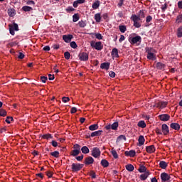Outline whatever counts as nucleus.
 <instances>
[{
	"label": "nucleus",
	"instance_id": "58",
	"mask_svg": "<svg viewBox=\"0 0 182 182\" xmlns=\"http://www.w3.org/2000/svg\"><path fill=\"white\" fill-rule=\"evenodd\" d=\"M162 12H166V9H167V4L165 3L164 5L161 7Z\"/></svg>",
	"mask_w": 182,
	"mask_h": 182
},
{
	"label": "nucleus",
	"instance_id": "44",
	"mask_svg": "<svg viewBox=\"0 0 182 182\" xmlns=\"http://www.w3.org/2000/svg\"><path fill=\"white\" fill-rule=\"evenodd\" d=\"M78 25H79L80 28H85L86 26V21H80L78 22Z\"/></svg>",
	"mask_w": 182,
	"mask_h": 182
},
{
	"label": "nucleus",
	"instance_id": "43",
	"mask_svg": "<svg viewBox=\"0 0 182 182\" xmlns=\"http://www.w3.org/2000/svg\"><path fill=\"white\" fill-rule=\"evenodd\" d=\"M52 134H46L42 136V139H46V140L49 139H53Z\"/></svg>",
	"mask_w": 182,
	"mask_h": 182
},
{
	"label": "nucleus",
	"instance_id": "13",
	"mask_svg": "<svg viewBox=\"0 0 182 182\" xmlns=\"http://www.w3.org/2000/svg\"><path fill=\"white\" fill-rule=\"evenodd\" d=\"M146 150L149 154H151L156 151V147L154 145H150L146 147Z\"/></svg>",
	"mask_w": 182,
	"mask_h": 182
},
{
	"label": "nucleus",
	"instance_id": "25",
	"mask_svg": "<svg viewBox=\"0 0 182 182\" xmlns=\"http://www.w3.org/2000/svg\"><path fill=\"white\" fill-rule=\"evenodd\" d=\"M100 6V1L97 0L92 5V8L94 9H97Z\"/></svg>",
	"mask_w": 182,
	"mask_h": 182
},
{
	"label": "nucleus",
	"instance_id": "48",
	"mask_svg": "<svg viewBox=\"0 0 182 182\" xmlns=\"http://www.w3.org/2000/svg\"><path fill=\"white\" fill-rule=\"evenodd\" d=\"M80 148H81V146L78 144H75L73 145L74 150H77L78 151H80V150L82 149Z\"/></svg>",
	"mask_w": 182,
	"mask_h": 182
},
{
	"label": "nucleus",
	"instance_id": "2",
	"mask_svg": "<svg viewBox=\"0 0 182 182\" xmlns=\"http://www.w3.org/2000/svg\"><path fill=\"white\" fill-rule=\"evenodd\" d=\"M83 164H76L73 163L71 165V170L73 173H77V171H80L83 168Z\"/></svg>",
	"mask_w": 182,
	"mask_h": 182
},
{
	"label": "nucleus",
	"instance_id": "59",
	"mask_svg": "<svg viewBox=\"0 0 182 182\" xmlns=\"http://www.w3.org/2000/svg\"><path fill=\"white\" fill-rule=\"evenodd\" d=\"M139 18H146V14H144V11L141 10L139 11Z\"/></svg>",
	"mask_w": 182,
	"mask_h": 182
},
{
	"label": "nucleus",
	"instance_id": "12",
	"mask_svg": "<svg viewBox=\"0 0 182 182\" xmlns=\"http://www.w3.org/2000/svg\"><path fill=\"white\" fill-rule=\"evenodd\" d=\"M63 39L64 40V42H65L66 43H69L70 42H71L72 39H73V35H63Z\"/></svg>",
	"mask_w": 182,
	"mask_h": 182
},
{
	"label": "nucleus",
	"instance_id": "55",
	"mask_svg": "<svg viewBox=\"0 0 182 182\" xmlns=\"http://www.w3.org/2000/svg\"><path fill=\"white\" fill-rule=\"evenodd\" d=\"M66 12L70 13V12H73V11H75V9L72 6H68L66 9H65Z\"/></svg>",
	"mask_w": 182,
	"mask_h": 182
},
{
	"label": "nucleus",
	"instance_id": "49",
	"mask_svg": "<svg viewBox=\"0 0 182 182\" xmlns=\"http://www.w3.org/2000/svg\"><path fill=\"white\" fill-rule=\"evenodd\" d=\"M70 46L73 48V49H76V48H77V44H76V42L72 41L70 43Z\"/></svg>",
	"mask_w": 182,
	"mask_h": 182
},
{
	"label": "nucleus",
	"instance_id": "41",
	"mask_svg": "<svg viewBox=\"0 0 182 182\" xmlns=\"http://www.w3.org/2000/svg\"><path fill=\"white\" fill-rule=\"evenodd\" d=\"M80 18V17L79 16V14H75L73 16V21L74 22H77V21H79V19Z\"/></svg>",
	"mask_w": 182,
	"mask_h": 182
},
{
	"label": "nucleus",
	"instance_id": "52",
	"mask_svg": "<svg viewBox=\"0 0 182 182\" xmlns=\"http://www.w3.org/2000/svg\"><path fill=\"white\" fill-rule=\"evenodd\" d=\"M70 98H69V97H63L62 98V102H63V103H68V102H70Z\"/></svg>",
	"mask_w": 182,
	"mask_h": 182
},
{
	"label": "nucleus",
	"instance_id": "31",
	"mask_svg": "<svg viewBox=\"0 0 182 182\" xmlns=\"http://www.w3.org/2000/svg\"><path fill=\"white\" fill-rule=\"evenodd\" d=\"M138 127H141V129H145L146 127V122L143 120H141L137 124Z\"/></svg>",
	"mask_w": 182,
	"mask_h": 182
},
{
	"label": "nucleus",
	"instance_id": "14",
	"mask_svg": "<svg viewBox=\"0 0 182 182\" xmlns=\"http://www.w3.org/2000/svg\"><path fill=\"white\" fill-rule=\"evenodd\" d=\"M124 154L127 157H134V156H136V151L134 150L126 151L124 152Z\"/></svg>",
	"mask_w": 182,
	"mask_h": 182
},
{
	"label": "nucleus",
	"instance_id": "30",
	"mask_svg": "<svg viewBox=\"0 0 182 182\" xmlns=\"http://www.w3.org/2000/svg\"><path fill=\"white\" fill-rule=\"evenodd\" d=\"M70 154L73 157H76L77 156H79V154H80V151L73 149L70 151Z\"/></svg>",
	"mask_w": 182,
	"mask_h": 182
},
{
	"label": "nucleus",
	"instance_id": "29",
	"mask_svg": "<svg viewBox=\"0 0 182 182\" xmlns=\"http://www.w3.org/2000/svg\"><path fill=\"white\" fill-rule=\"evenodd\" d=\"M131 20L133 21V22H139V21H140V17L136 14H132L131 16Z\"/></svg>",
	"mask_w": 182,
	"mask_h": 182
},
{
	"label": "nucleus",
	"instance_id": "54",
	"mask_svg": "<svg viewBox=\"0 0 182 182\" xmlns=\"http://www.w3.org/2000/svg\"><path fill=\"white\" fill-rule=\"evenodd\" d=\"M151 21H153V17L151 16H146V23L151 22Z\"/></svg>",
	"mask_w": 182,
	"mask_h": 182
},
{
	"label": "nucleus",
	"instance_id": "16",
	"mask_svg": "<svg viewBox=\"0 0 182 182\" xmlns=\"http://www.w3.org/2000/svg\"><path fill=\"white\" fill-rule=\"evenodd\" d=\"M110 68V63H102L100 65V69H105V70H109Z\"/></svg>",
	"mask_w": 182,
	"mask_h": 182
},
{
	"label": "nucleus",
	"instance_id": "6",
	"mask_svg": "<svg viewBox=\"0 0 182 182\" xmlns=\"http://www.w3.org/2000/svg\"><path fill=\"white\" fill-rule=\"evenodd\" d=\"M118 127H119L118 122H115L112 124H108L105 126L106 130H110V129H112V130H117Z\"/></svg>",
	"mask_w": 182,
	"mask_h": 182
},
{
	"label": "nucleus",
	"instance_id": "42",
	"mask_svg": "<svg viewBox=\"0 0 182 182\" xmlns=\"http://www.w3.org/2000/svg\"><path fill=\"white\" fill-rule=\"evenodd\" d=\"M50 156H53V157H55V159H59V151H55L53 152H51Z\"/></svg>",
	"mask_w": 182,
	"mask_h": 182
},
{
	"label": "nucleus",
	"instance_id": "11",
	"mask_svg": "<svg viewBox=\"0 0 182 182\" xmlns=\"http://www.w3.org/2000/svg\"><path fill=\"white\" fill-rule=\"evenodd\" d=\"M93 163H95V159L92 156H88L85 159L84 164H85V166L93 164Z\"/></svg>",
	"mask_w": 182,
	"mask_h": 182
},
{
	"label": "nucleus",
	"instance_id": "39",
	"mask_svg": "<svg viewBox=\"0 0 182 182\" xmlns=\"http://www.w3.org/2000/svg\"><path fill=\"white\" fill-rule=\"evenodd\" d=\"M122 140L126 141V136L119 135L117 139V143H119V141H122Z\"/></svg>",
	"mask_w": 182,
	"mask_h": 182
},
{
	"label": "nucleus",
	"instance_id": "3",
	"mask_svg": "<svg viewBox=\"0 0 182 182\" xmlns=\"http://www.w3.org/2000/svg\"><path fill=\"white\" fill-rule=\"evenodd\" d=\"M90 46L96 49V50H102V49H103V45L100 41H98V42L91 41Z\"/></svg>",
	"mask_w": 182,
	"mask_h": 182
},
{
	"label": "nucleus",
	"instance_id": "19",
	"mask_svg": "<svg viewBox=\"0 0 182 182\" xmlns=\"http://www.w3.org/2000/svg\"><path fill=\"white\" fill-rule=\"evenodd\" d=\"M167 166H168V164L164 161H161L159 162V167L163 170H166V168H167Z\"/></svg>",
	"mask_w": 182,
	"mask_h": 182
},
{
	"label": "nucleus",
	"instance_id": "37",
	"mask_svg": "<svg viewBox=\"0 0 182 182\" xmlns=\"http://www.w3.org/2000/svg\"><path fill=\"white\" fill-rule=\"evenodd\" d=\"M125 167L128 171H133L134 170V166L132 164L126 165Z\"/></svg>",
	"mask_w": 182,
	"mask_h": 182
},
{
	"label": "nucleus",
	"instance_id": "1",
	"mask_svg": "<svg viewBox=\"0 0 182 182\" xmlns=\"http://www.w3.org/2000/svg\"><path fill=\"white\" fill-rule=\"evenodd\" d=\"M146 52L147 53L146 58L149 60H156L157 57L156 55V51L153 48H146Z\"/></svg>",
	"mask_w": 182,
	"mask_h": 182
},
{
	"label": "nucleus",
	"instance_id": "17",
	"mask_svg": "<svg viewBox=\"0 0 182 182\" xmlns=\"http://www.w3.org/2000/svg\"><path fill=\"white\" fill-rule=\"evenodd\" d=\"M102 133H103L102 130L95 131V132L91 133L90 136L96 137L97 136H102Z\"/></svg>",
	"mask_w": 182,
	"mask_h": 182
},
{
	"label": "nucleus",
	"instance_id": "28",
	"mask_svg": "<svg viewBox=\"0 0 182 182\" xmlns=\"http://www.w3.org/2000/svg\"><path fill=\"white\" fill-rule=\"evenodd\" d=\"M97 129H99V125L97 124H94L89 127V130H90L91 132L97 130Z\"/></svg>",
	"mask_w": 182,
	"mask_h": 182
},
{
	"label": "nucleus",
	"instance_id": "56",
	"mask_svg": "<svg viewBox=\"0 0 182 182\" xmlns=\"http://www.w3.org/2000/svg\"><path fill=\"white\" fill-rule=\"evenodd\" d=\"M83 157H85V156L82 154L79 156H76L75 160H77V161H82V160H83Z\"/></svg>",
	"mask_w": 182,
	"mask_h": 182
},
{
	"label": "nucleus",
	"instance_id": "40",
	"mask_svg": "<svg viewBox=\"0 0 182 182\" xmlns=\"http://www.w3.org/2000/svg\"><path fill=\"white\" fill-rule=\"evenodd\" d=\"M177 36L178 38H182V26L177 29Z\"/></svg>",
	"mask_w": 182,
	"mask_h": 182
},
{
	"label": "nucleus",
	"instance_id": "57",
	"mask_svg": "<svg viewBox=\"0 0 182 182\" xmlns=\"http://www.w3.org/2000/svg\"><path fill=\"white\" fill-rule=\"evenodd\" d=\"M41 80L43 83H46V80H48V77L46 76H41Z\"/></svg>",
	"mask_w": 182,
	"mask_h": 182
},
{
	"label": "nucleus",
	"instance_id": "23",
	"mask_svg": "<svg viewBox=\"0 0 182 182\" xmlns=\"http://www.w3.org/2000/svg\"><path fill=\"white\" fill-rule=\"evenodd\" d=\"M8 15L11 18H14V15H16V13L15 12V9H9L8 11Z\"/></svg>",
	"mask_w": 182,
	"mask_h": 182
},
{
	"label": "nucleus",
	"instance_id": "53",
	"mask_svg": "<svg viewBox=\"0 0 182 182\" xmlns=\"http://www.w3.org/2000/svg\"><path fill=\"white\" fill-rule=\"evenodd\" d=\"M14 120V118L12 117H7L6 119V123H8L9 124Z\"/></svg>",
	"mask_w": 182,
	"mask_h": 182
},
{
	"label": "nucleus",
	"instance_id": "10",
	"mask_svg": "<svg viewBox=\"0 0 182 182\" xmlns=\"http://www.w3.org/2000/svg\"><path fill=\"white\" fill-rule=\"evenodd\" d=\"M159 119L161 120V122H168V120H170V116L168 114H163L159 115Z\"/></svg>",
	"mask_w": 182,
	"mask_h": 182
},
{
	"label": "nucleus",
	"instance_id": "32",
	"mask_svg": "<svg viewBox=\"0 0 182 182\" xmlns=\"http://www.w3.org/2000/svg\"><path fill=\"white\" fill-rule=\"evenodd\" d=\"M81 151L83 153V154H87L90 151L87 146H84L81 148Z\"/></svg>",
	"mask_w": 182,
	"mask_h": 182
},
{
	"label": "nucleus",
	"instance_id": "36",
	"mask_svg": "<svg viewBox=\"0 0 182 182\" xmlns=\"http://www.w3.org/2000/svg\"><path fill=\"white\" fill-rule=\"evenodd\" d=\"M95 19L96 22L99 23L100 21H102V16H100V14L97 13L95 15Z\"/></svg>",
	"mask_w": 182,
	"mask_h": 182
},
{
	"label": "nucleus",
	"instance_id": "47",
	"mask_svg": "<svg viewBox=\"0 0 182 182\" xmlns=\"http://www.w3.org/2000/svg\"><path fill=\"white\" fill-rule=\"evenodd\" d=\"M10 27H11V28H12L13 30H14V31H19V27L18 26V24L16 23H13V26H10Z\"/></svg>",
	"mask_w": 182,
	"mask_h": 182
},
{
	"label": "nucleus",
	"instance_id": "18",
	"mask_svg": "<svg viewBox=\"0 0 182 182\" xmlns=\"http://www.w3.org/2000/svg\"><path fill=\"white\" fill-rule=\"evenodd\" d=\"M111 55L112 58H119V50L116 48H113Z\"/></svg>",
	"mask_w": 182,
	"mask_h": 182
},
{
	"label": "nucleus",
	"instance_id": "22",
	"mask_svg": "<svg viewBox=\"0 0 182 182\" xmlns=\"http://www.w3.org/2000/svg\"><path fill=\"white\" fill-rule=\"evenodd\" d=\"M156 68L159 70H163V69L166 68V65H164L163 63L159 62L156 63Z\"/></svg>",
	"mask_w": 182,
	"mask_h": 182
},
{
	"label": "nucleus",
	"instance_id": "8",
	"mask_svg": "<svg viewBox=\"0 0 182 182\" xmlns=\"http://www.w3.org/2000/svg\"><path fill=\"white\" fill-rule=\"evenodd\" d=\"M161 132L164 136H167L168 133H170V130L168 129V126L166 124H163L161 125Z\"/></svg>",
	"mask_w": 182,
	"mask_h": 182
},
{
	"label": "nucleus",
	"instance_id": "38",
	"mask_svg": "<svg viewBox=\"0 0 182 182\" xmlns=\"http://www.w3.org/2000/svg\"><path fill=\"white\" fill-rule=\"evenodd\" d=\"M119 29L120 32H122V33H124V32H126V31H127L126 26L119 25Z\"/></svg>",
	"mask_w": 182,
	"mask_h": 182
},
{
	"label": "nucleus",
	"instance_id": "20",
	"mask_svg": "<svg viewBox=\"0 0 182 182\" xmlns=\"http://www.w3.org/2000/svg\"><path fill=\"white\" fill-rule=\"evenodd\" d=\"M138 141H139V146H143V144H144V142L146 141V139H144V136L140 135L138 139Z\"/></svg>",
	"mask_w": 182,
	"mask_h": 182
},
{
	"label": "nucleus",
	"instance_id": "60",
	"mask_svg": "<svg viewBox=\"0 0 182 182\" xmlns=\"http://www.w3.org/2000/svg\"><path fill=\"white\" fill-rule=\"evenodd\" d=\"M155 132H156V134H159L160 136H161V134H163L161 129H160L159 128H156Z\"/></svg>",
	"mask_w": 182,
	"mask_h": 182
},
{
	"label": "nucleus",
	"instance_id": "50",
	"mask_svg": "<svg viewBox=\"0 0 182 182\" xmlns=\"http://www.w3.org/2000/svg\"><path fill=\"white\" fill-rule=\"evenodd\" d=\"M176 22H177L178 23H181V22H182V14H179V15L177 16Z\"/></svg>",
	"mask_w": 182,
	"mask_h": 182
},
{
	"label": "nucleus",
	"instance_id": "61",
	"mask_svg": "<svg viewBox=\"0 0 182 182\" xmlns=\"http://www.w3.org/2000/svg\"><path fill=\"white\" fill-rule=\"evenodd\" d=\"M134 26H135V28H140V26H141V24H140V23H139V21H134Z\"/></svg>",
	"mask_w": 182,
	"mask_h": 182
},
{
	"label": "nucleus",
	"instance_id": "4",
	"mask_svg": "<svg viewBox=\"0 0 182 182\" xmlns=\"http://www.w3.org/2000/svg\"><path fill=\"white\" fill-rule=\"evenodd\" d=\"M101 154L102 152L100 151V149L97 147L92 148V150L91 151V156L95 157V159H99Z\"/></svg>",
	"mask_w": 182,
	"mask_h": 182
},
{
	"label": "nucleus",
	"instance_id": "27",
	"mask_svg": "<svg viewBox=\"0 0 182 182\" xmlns=\"http://www.w3.org/2000/svg\"><path fill=\"white\" fill-rule=\"evenodd\" d=\"M21 9L24 12H31V11H33V9L29 6H24L22 7Z\"/></svg>",
	"mask_w": 182,
	"mask_h": 182
},
{
	"label": "nucleus",
	"instance_id": "51",
	"mask_svg": "<svg viewBox=\"0 0 182 182\" xmlns=\"http://www.w3.org/2000/svg\"><path fill=\"white\" fill-rule=\"evenodd\" d=\"M95 38H96L97 39H98L99 41L103 39V36H102L100 33H95Z\"/></svg>",
	"mask_w": 182,
	"mask_h": 182
},
{
	"label": "nucleus",
	"instance_id": "15",
	"mask_svg": "<svg viewBox=\"0 0 182 182\" xmlns=\"http://www.w3.org/2000/svg\"><path fill=\"white\" fill-rule=\"evenodd\" d=\"M166 106L167 102H159L155 105V107H159L160 109H164V107H166Z\"/></svg>",
	"mask_w": 182,
	"mask_h": 182
},
{
	"label": "nucleus",
	"instance_id": "46",
	"mask_svg": "<svg viewBox=\"0 0 182 182\" xmlns=\"http://www.w3.org/2000/svg\"><path fill=\"white\" fill-rule=\"evenodd\" d=\"M64 58L65 59H67V60H69L70 59V53L68 51L64 53Z\"/></svg>",
	"mask_w": 182,
	"mask_h": 182
},
{
	"label": "nucleus",
	"instance_id": "21",
	"mask_svg": "<svg viewBox=\"0 0 182 182\" xmlns=\"http://www.w3.org/2000/svg\"><path fill=\"white\" fill-rule=\"evenodd\" d=\"M85 0H76L73 2V6H74V8H77L79 4H85Z\"/></svg>",
	"mask_w": 182,
	"mask_h": 182
},
{
	"label": "nucleus",
	"instance_id": "24",
	"mask_svg": "<svg viewBox=\"0 0 182 182\" xmlns=\"http://www.w3.org/2000/svg\"><path fill=\"white\" fill-rule=\"evenodd\" d=\"M170 127L173 130H180V124H178V123H171L170 124Z\"/></svg>",
	"mask_w": 182,
	"mask_h": 182
},
{
	"label": "nucleus",
	"instance_id": "63",
	"mask_svg": "<svg viewBox=\"0 0 182 182\" xmlns=\"http://www.w3.org/2000/svg\"><path fill=\"white\" fill-rule=\"evenodd\" d=\"M18 59H23V58H25V54H23V53L19 52V53H18Z\"/></svg>",
	"mask_w": 182,
	"mask_h": 182
},
{
	"label": "nucleus",
	"instance_id": "5",
	"mask_svg": "<svg viewBox=\"0 0 182 182\" xmlns=\"http://www.w3.org/2000/svg\"><path fill=\"white\" fill-rule=\"evenodd\" d=\"M78 58L80 60H82V62H87L89 60V54L87 53H80L78 55Z\"/></svg>",
	"mask_w": 182,
	"mask_h": 182
},
{
	"label": "nucleus",
	"instance_id": "35",
	"mask_svg": "<svg viewBox=\"0 0 182 182\" xmlns=\"http://www.w3.org/2000/svg\"><path fill=\"white\" fill-rule=\"evenodd\" d=\"M111 153L114 159H119V155L117 154V151H115L114 148L112 149Z\"/></svg>",
	"mask_w": 182,
	"mask_h": 182
},
{
	"label": "nucleus",
	"instance_id": "9",
	"mask_svg": "<svg viewBox=\"0 0 182 182\" xmlns=\"http://www.w3.org/2000/svg\"><path fill=\"white\" fill-rule=\"evenodd\" d=\"M170 178H171L170 175H168L166 172H164L161 174V180L162 182L168 181V180H170Z\"/></svg>",
	"mask_w": 182,
	"mask_h": 182
},
{
	"label": "nucleus",
	"instance_id": "7",
	"mask_svg": "<svg viewBox=\"0 0 182 182\" xmlns=\"http://www.w3.org/2000/svg\"><path fill=\"white\" fill-rule=\"evenodd\" d=\"M129 42H130V43H132V45H134V44L137 43L138 42L140 43H141V37L140 36H136L135 37H132L129 39Z\"/></svg>",
	"mask_w": 182,
	"mask_h": 182
},
{
	"label": "nucleus",
	"instance_id": "34",
	"mask_svg": "<svg viewBox=\"0 0 182 182\" xmlns=\"http://www.w3.org/2000/svg\"><path fill=\"white\" fill-rule=\"evenodd\" d=\"M147 168H146V166L141 165L139 166V168L138 169V171H139V173H148L149 171H146Z\"/></svg>",
	"mask_w": 182,
	"mask_h": 182
},
{
	"label": "nucleus",
	"instance_id": "45",
	"mask_svg": "<svg viewBox=\"0 0 182 182\" xmlns=\"http://www.w3.org/2000/svg\"><path fill=\"white\" fill-rule=\"evenodd\" d=\"M6 111L4 109H0V116H1V117H5V116H6Z\"/></svg>",
	"mask_w": 182,
	"mask_h": 182
},
{
	"label": "nucleus",
	"instance_id": "64",
	"mask_svg": "<svg viewBox=\"0 0 182 182\" xmlns=\"http://www.w3.org/2000/svg\"><path fill=\"white\" fill-rule=\"evenodd\" d=\"M178 8L179 9H182V1H179L178 2Z\"/></svg>",
	"mask_w": 182,
	"mask_h": 182
},
{
	"label": "nucleus",
	"instance_id": "33",
	"mask_svg": "<svg viewBox=\"0 0 182 182\" xmlns=\"http://www.w3.org/2000/svg\"><path fill=\"white\" fill-rule=\"evenodd\" d=\"M101 166L104 168L109 167V161L106 159H102L101 161Z\"/></svg>",
	"mask_w": 182,
	"mask_h": 182
},
{
	"label": "nucleus",
	"instance_id": "62",
	"mask_svg": "<svg viewBox=\"0 0 182 182\" xmlns=\"http://www.w3.org/2000/svg\"><path fill=\"white\" fill-rule=\"evenodd\" d=\"M90 176L92 178H96V173L94 172V171H90Z\"/></svg>",
	"mask_w": 182,
	"mask_h": 182
},
{
	"label": "nucleus",
	"instance_id": "26",
	"mask_svg": "<svg viewBox=\"0 0 182 182\" xmlns=\"http://www.w3.org/2000/svg\"><path fill=\"white\" fill-rule=\"evenodd\" d=\"M149 175L150 173L149 172H144V173L140 175V180H146Z\"/></svg>",
	"mask_w": 182,
	"mask_h": 182
}]
</instances>
